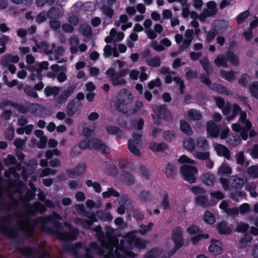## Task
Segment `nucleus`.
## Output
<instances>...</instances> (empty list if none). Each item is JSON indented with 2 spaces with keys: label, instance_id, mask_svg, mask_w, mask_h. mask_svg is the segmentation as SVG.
<instances>
[{
  "label": "nucleus",
  "instance_id": "nucleus-40",
  "mask_svg": "<svg viewBox=\"0 0 258 258\" xmlns=\"http://www.w3.org/2000/svg\"><path fill=\"white\" fill-rule=\"evenodd\" d=\"M85 167L83 165H79L73 171L70 172L69 175L70 176H78L85 172Z\"/></svg>",
  "mask_w": 258,
  "mask_h": 258
},
{
  "label": "nucleus",
  "instance_id": "nucleus-31",
  "mask_svg": "<svg viewBox=\"0 0 258 258\" xmlns=\"http://www.w3.org/2000/svg\"><path fill=\"white\" fill-rule=\"evenodd\" d=\"M180 130L183 133L187 135H191L192 134V131L190 125L185 121H181Z\"/></svg>",
  "mask_w": 258,
  "mask_h": 258
},
{
  "label": "nucleus",
  "instance_id": "nucleus-43",
  "mask_svg": "<svg viewBox=\"0 0 258 258\" xmlns=\"http://www.w3.org/2000/svg\"><path fill=\"white\" fill-rule=\"evenodd\" d=\"M221 75L223 78L228 81H232L235 79V74L232 72H227L224 71H221Z\"/></svg>",
  "mask_w": 258,
  "mask_h": 258
},
{
  "label": "nucleus",
  "instance_id": "nucleus-6",
  "mask_svg": "<svg viewBox=\"0 0 258 258\" xmlns=\"http://www.w3.org/2000/svg\"><path fill=\"white\" fill-rule=\"evenodd\" d=\"M154 114L152 115L155 124H159L162 118L169 120L170 113L164 105H156L153 107Z\"/></svg>",
  "mask_w": 258,
  "mask_h": 258
},
{
  "label": "nucleus",
  "instance_id": "nucleus-28",
  "mask_svg": "<svg viewBox=\"0 0 258 258\" xmlns=\"http://www.w3.org/2000/svg\"><path fill=\"white\" fill-rule=\"evenodd\" d=\"M202 180L206 185L208 186H213L214 185L215 178L213 174L206 173L202 176Z\"/></svg>",
  "mask_w": 258,
  "mask_h": 258
},
{
  "label": "nucleus",
  "instance_id": "nucleus-48",
  "mask_svg": "<svg viewBox=\"0 0 258 258\" xmlns=\"http://www.w3.org/2000/svg\"><path fill=\"white\" fill-rule=\"evenodd\" d=\"M38 47L40 48V50L44 51L46 54H51L52 45L50 47L47 43L42 42L40 44V46H38Z\"/></svg>",
  "mask_w": 258,
  "mask_h": 258
},
{
  "label": "nucleus",
  "instance_id": "nucleus-46",
  "mask_svg": "<svg viewBox=\"0 0 258 258\" xmlns=\"http://www.w3.org/2000/svg\"><path fill=\"white\" fill-rule=\"evenodd\" d=\"M210 88L211 89L215 90L220 94H228V91L227 88L220 85H212L210 86Z\"/></svg>",
  "mask_w": 258,
  "mask_h": 258
},
{
  "label": "nucleus",
  "instance_id": "nucleus-62",
  "mask_svg": "<svg viewBox=\"0 0 258 258\" xmlns=\"http://www.w3.org/2000/svg\"><path fill=\"white\" fill-rule=\"evenodd\" d=\"M159 254L158 249H153L148 251L145 255L144 258H156Z\"/></svg>",
  "mask_w": 258,
  "mask_h": 258
},
{
  "label": "nucleus",
  "instance_id": "nucleus-39",
  "mask_svg": "<svg viewBox=\"0 0 258 258\" xmlns=\"http://www.w3.org/2000/svg\"><path fill=\"white\" fill-rule=\"evenodd\" d=\"M97 217L103 221H111L112 217L110 213H104L101 211H98L96 213Z\"/></svg>",
  "mask_w": 258,
  "mask_h": 258
},
{
  "label": "nucleus",
  "instance_id": "nucleus-1",
  "mask_svg": "<svg viewBox=\"0 0 258 258\" xmlns=\"http://www.w3.org/2000/svg\"><path fill=\"white\" fill-rule=\"evenodd\" d=\"M105 229L106 236L104 237L100 226L98 225L93 229L101 246L108 251L104 258H135L136 254L127 249L131 248L133 245L139 249L145 248L146 246L145 241L136 237V231L127 233L123 236L126 242L121 241L118 245L117 239L113 236L114 229L108 226Z\"/></svg>",
  "mask_w": 258,
  "mask_h": 258
},
{
  "label": "nucleus",
  "instance_id": "nucleus-27",
  "mask_svg": "<svg viewBox=\"0 0 258 258\" xmlns=\"http://www.w3.org/2000/svg\"><path fill=\"white\" fill-rule=\"evenodd\" d=\"M183 147L185 150L191 152L195 149L196 143L192 138H189L184 140Z\"/></svg>",
  "mask_w": 258,
  "mask_h": 258
},
{
  "label": "nucleus",
  "instance_id": "nucleus-45",
  "mask_svg": "<svg viewBox=\"0 0 258 258\" xmlns=\"http://www.w3.org/2000/svg\"><path fill=\"white\" fill-rule=\"evenodd\" d=\"M219 33L218 32L216 27H215L213 30L209 31L206 38V41L210 43L212 40H213L217 34Z\"/></svg>",
  "mask_w": 258,
  "mask_h": 258
},
{
  "label": "nucleus",
  "instance_id": "nucleus-41",
  "mask_svg": "<svg viewBox=\"0 0 258 258\" xmlns=\"http://www.w3.org/2000/svg\"><path fill=\"white\" fill-rule=\"evenodd\" d=\"M247 173L253 178L258 177V166L253 165L249 167L247 170Z\"/></svg>",
  "mask_w": 258,
  "mask_h": 258
},
{
  "label": "nucleus",
  "instance_id": "nucleus-19",
  "mask_svg": "<svg viewBox=\"0 0 258 258\" xmlns=\"http://www.w3.org/2000/svg\"><path fill=\"white\" fill-rule=\"evenodd\" d=\"M78 231L77 229H72L71 232L64 233L58 235V238L61 240H73L77 238Z\"/></svg>",
  "mask_w": 258,
  "mask_h": 258
},
{
  "label": "nucleus",
  "instance_id": "nucleus-24",
  "mask_svg": "<svg viewBox=\"0 0 258 258\" xmlns=\"http://www.w3.org/2000/svg\"><path fill=\"white\" fill-rule=\"evenodd\" d=\"M201 151H207L209 148L208 141L204 138L200 137L197 139L196 147Z\"/></svg>",
  "mask_w": 258,
  "mask_h": 258
},
{
  "label": "nucleus",
  "instance_id": "nucleus-29",
  "mask_svg": "<svg viewBox=\"0 0 258 258\" xmlns=\"http://www.w3.org/2000/svg\"><path fill=\"white\" fill-rule=\"evenodd\" d=\"M217 229L220 234H228L231 232V228L228 226L224 222H220L217 225Z\"/></svg>",
  "mask_w": 258,
  "mask_h": 258
},
{
  "label": "nucleus",
  "instance_id": "nucleus-53",
  "mask_svg": "<svg viewBox=\"0 0 258 258\" xmlns=\"http://www.w3.org/2000/svg\"><path fill=\"white\" fill-rule=\"evenodd\" d=\"M210 196L213 199L221 200L224 199V195L220 191H212L210 192Z\"/></svg>",
  "mask_w": 258,
  "mask_h": 258
},
{
  "label": "nucleus",
  "instance_id": "nucleus-51",
  "mask_svg": "<svg viewBox=\"0 0 258 258\" xmlns=\"http://www.w3.org/2000/svg\"><path fill=\"white\" fill-rule=\"evenodd\" d=\"M166 175L167 177H171L175 174V169L172 164H168L165 170Z\"/></svg>",
  "mask_w": 258,
  "mask_h": 258
},
{
  "label": "nucleus",
  "instance_id": "nucleus-47",
  "mask_svg": "<svg viewBox=\"0 0 258 258\" xmlns=\"http://www.w3.org/2000/svg\"><path fill=\"white\" fill-rule=\"evenodd\" d=\"M101 10L103 14L110 18L113 15V10L109 6L104 5L102 6Z\"/></svg>",
  "mask_w": 258,
  "mask_h": 258
},
{
  "label": "nucleus",
  "instance_id": "nucleus-22",
  "mask_svg": "<svg viewBox=\"0 0 258 258\" xmlns=\"http://www.w3.org/2000/svg\"><path fill=\"white\" fill-rule=\"evenodd\" d=\"M21 169V165L18 164L16 165V167H12L8 170L6 171L5 173V175L6 177H11L12 176L14 178L17 179L19 175L17 171H20Z\"/></svg>",
  "mask_w": 258,
  "mask_h": 258
},
{
  "label": "nucleus",
  "instance_id": "nucleus-61",
  "mask_svg": "<svg viewBox=\"0 0 258 258\" xmlns=\"http://www.w3.org/2000/svg\"><path fill=\"white\" fill-rule=\"evenodd\" d=\"M178 162L181 163H189L191 164H194L195 163L194 160L189 158L185 155L181 156L178 159Z\"/></svg>",
  "mask_w": 258,
  "mask_h": 258
},
{
  "label": "nucleus",
  "instance_id": "nucleus-21",
  "mask_svg": "<svg viewBox=\"0 0 258 258\" xmlns=\"http://www.w3.org/2000/svg\"><path fill=\"white\" fill-rule=\"evenodd\" d=\"M207 8L204 10V12L207 14L208 16H213L217 12V4L214 1H210L206 4Z\"/></svg>",
  "mask_w": 258,
  "mask_h": 258
},
{
  "label": "nucleus",
  "instance_id": "nucleus-37",
  "mask_svg": "<svg viewBox=\"0 0 258 258\" xmlns=\"http://www.w3.org/2000/svg\"><path fill=\"white\" fill-rule=\"evenodd\" d=\"M252 241V237L249 235H245L241 238L238 243V247L240 248H244L247 246Z\"/></svg>",
  "mask_w": 258,
  "mask_h": 258
},
{
  "label": "nucleus",
  "instance_id": "nucleus-11",
  "mask_svg": "<svg viewBox=\"0 0 258 258\" xmlns=\"http://www.w3.org/2000/svg\"><path fill=\"white\" fill-rule=\"evenodd\" d=\"M124 36V34L123 32L117 33L114 28L111 29L109 35L107 36L105 41L106 43H111L113 40L116 42L121 41Z\"/></svg>",
  "mask_w": 258,
  "mask_h": 258
},
{
  "label": "nucleus",
  "instance_id": "nucleus-25",
  "mask_svg": "<svg viewBox=\"0 0 258 258\" xmlns=\"http://www.w3.org/2000/svg\"><path fill=\"white\" fill-rule=\"evenodd\" d=\"M69 42L71 52L73 54L76 53L78 50L79 38L77 36L71 37L69 39Z\"/></svg>",
  "mask_w": 258,
  "mask_h": 258
},
{
  "label": "nucleus",
  "instance_id": "nucleus-17",
  "mask_svg": "<svg viewBox=\"0 0 258 258\" xmlns=\"http://www.w3.org/2000/svg\"><path fill=\"white\" fill-rule=\"evenodd\" d=\"M76 87L74 85H72L67 87L65 89L62 93L60 95L57 99V101L59 103H62L64 102L67 99L71 96L74 92Z\"/></svg>",
  "mask_w": 258,
  "mask_h": 258
},
{
  "label": "nucleus",
  "instance_id": "nucleus-14",
  "mask_svg": "<svg viewBox=\"0 0 258 258\" xmlns=\"http://www.w3.org/2000/svg\"><path fill=\"white\" fill-rule=\"evenodd\" d=\"M63 52L64 50L62 47L52 45V50L50 54L53 55L57 62L60 63L63 61H66V60L63 59H60V56H62Z\"/></svg>",
  "mask_w": 258,
  "mask_h": 258
},
{
  "label": "nucleus",
  "instance_id": "nucleus-4",
  "mask_svg": "<svg viewBox=\"0 0 258 258\" xmlns=\"http://www.w3.org/2000/svg\"><path fill=\"white\" fill-rule=\"evenodd\" d=\"M76 210L82 215L88 217L90 220H82L81 219H76L75 220V222L76 224L80 225L84 228H89L93 223L96 221H97V219L96 216L94 214H91L89 215H88L85 213L84 207L83 205H77L76 206Z\"/></svg>",
  "mask_w": 258,
  "mask_h": 258
},
{
  "label": "nucleus",
  "instance_id": "nucleus-3",
  "mask_svg": "<svg viewBox=\"0 0 258 258\" xmlns=\"http://www.w3.org/2000/svg\"><path fill=\"white\" fill-rule=\"evenodd\" d=\"M128 73V69L120 70L116 73L113 69L109 68L106 71V74L110 78L112 85L116 86L124 85L126 84V81L123 77L126 76Z\"/></svg>",
  "mask_w": 258,
  "mask_h": 258
},
{
  "label": "nucleus",
  "instance_id": "nucleus-52",
  "mask_svg": "<svg viewBox=\"0 0 258 258\" xmlns=\"http://www.w3.org/2000/svg\"><path fill=\"white\" fill-rule=\"evenodd\" d=\"M249 90L253 96L258 98V82H255L250 85Z\"/></svg>",
  "mask_w": 258,
  "mask_h": 258
},
{
  "label": "nucleus",
  "instance_id": "nucleus-10",
  "mask_svg": "<svg viewBox=\"0 0 258 258\" xmlns=\"http://www.w3.org/2000/svg\"><path fill=\"white\" fill-rule=\"evenodd\" d=\"M141 135L133 134V140H129L128 142V148L129 150L134 155L136 156H140V151L137 149V147H139L141 144Z\"/></svg>",
  "mask_w": 258,
  "mask_h": 258
},
{
  "label": "nucleus",
  "instance_id": "nucleus-55",
  "mask_svg": "<svg viewBox=\"0 0 258 258\" xmlns=\"http://www.w3.org/2000/svg\"><path fill=\"white\" fill-rule=\"evenodd\" d=\"M249 13L248 11H246L239 14L236 17V20L238 24L242 23L249 16Z\"/></svg>",
  "mask_w": 258,
  "mask_h": 258
},
{
  "label": "nucleus",
  "instance_id": "nucleus-63",
  "mask_svg": "<svg viewBox=\"0 0 258 258\" xmlns=\"http://www.w3.org/2000/svg\"><path fill=\"white\" fill-rule=\"evenodd\" d=\"M58 10L55 8H52L47 14L48 17L50 18H57L59 17Z\"/></svg>",
  "mask_w": 258,
  "mask_h": 258
},
{
  "label": "nucleus",
  "instance_id": "nucleus-34",
  "mask_svg": "<svg viewBox=\"0 0 258 258\" xmlns=\"http://www.w3.org/2000/svg\"><path fill=\"white\" fill-rule=\"evenodd\" d=\"M147 64L152 67H158L161 64L160 58L158 56L151 57L146 60Z\"/></svg>",
  "mask_w": 258,
  "mask_h": 258
},
{
  "label": "nucleus",
  "instance_id": "nucleus-7",
  "mask_svg": "<svg viewBox=\"0 0 258 258\" xmlns=\"http://www.w3.org/2000/svg\"><path fill=\"white\" fill-rule=\"evenodd\" d=\"M180 171L185 180L190 183H194L196 181L195 175L198 173L196 167L189 165H183L181 167Z\"/></svg>",
  "mask_w": 258,
  "mask_h": 258
},
{
  "label": "nucleus",
  "instance_id": "nucleus-60",
  "mask_svg": "<svg viewBox=\"0 0 258 258\" xmlns=\"http://www.w3.org/2000/svg\"><path fill=\"white\" fill-rule=\"evenodd\" d=\"M161 86V81L159 78H156L154 80L151 81L148 84V87L150 89H153L155 87H160Z\"/></svg>",
  "mask_w": 258,
  "mask_h": 258
},
{
  "label": "nucleus",
  "instance_id": "nucleus-20",
  "mask_svg": "<svg viewBox=\"0 0 258 258\" xmlns=\"http://www.w3.org/2000/svg\"><path fill=\"white\" fill-rule=\"evenodd\" d=\"M232 173V169L229 165L223 162L219 167L218 170V175L220 176L228 177Z\"/></svg>",
  "mask_w": 258,
  "mask_h": 258
},
{
  "label": "nucleus",
  "instance_id": "nucleus-57",
  "mask_svg": "<svg viewBox=\"0 0 258 258\" xmlns=\"http://www.w3.org/2000/svg\"><path fill=\"white\" fill-rule=\"evenodd\" d=\"M249 225L245 223H239L236 227V231L239 232H245L248 230Z\"/></svg>",
  "mask_w": 258,
  "mask_h": 258
},
{
  "label": "nucleus",
  "instance_id": "nucleus-49",
  "mask_svg": "<svg viewBox=\"0 0 258 258\" xmlns=\"http://www.w3.org/2000/svg\"><path fill=\"white\" fill-rule=\"evenodd\" d=\"M86 184L89 187L93 186L96 192L99 193L101 191V187L99 183L93 182L92 180H88L86 181Z\"/></svg>",
  "mask_w": 258,
  "mask_h": 258
},
{
  "label": "nucleus",
  "instance_id": "nucleus-26",
  "mask_svg": "<svg viewBox=\"0 0 258 258\" xmlns=\"http://www.w3.org/2000/svg\"><path fill=\"white\" fill-rule=\"evenodd\" d=\"M232 187L235 189H241L244 184L243 179L236 176H232Z\"/></svg>",
  "mask_w": 258,
  "mask_h": 258
},
{
  "label": "nucleus",
  "instance_id": "nucleus-15",
  "mask_svg": "<svg viewBox=\"0 0 258 258\" xmlns=\"http://www.w3.org/2000/svg\"><path fill=\"white\" fill-rule=\"evenodd\" d=\"M196 202L198 205L205 207L213 206L217 204V202L214 200L209 201L206 197L201 196L197 197Z\"/></svg>",
  "mask_w": 258,
  "mask_h": 258
},
{
  "label": "nucleus",
  "instance_id": "nucleus-32",
  "mask_svg": "<svg viewBox=\"0 0 258 258\" xmlns=\"http://www.w3.org/2000/svg\"><path fill=\"white\" fill-rule=\"evenodd\" d=\"M59 92V88L57 87H50L47 86L45 88L44 92L47 96H49L51 95L54 96L57 95Z\"/></svg>",
  "mask_w": 258,
  "mask_h": 258
},
{
  "label": "nucleus",
  "instance_id": "nucleus-54",
  "mask_svg": "<svg viewBox=\"0 0 258 258\" xmlns=\"http://www.w3.org/2000/svg\"><path fill=\"white\" fill-rule=\"evenodd\" d=\"M24 90L25 92L29 96H30L34 98L38 97L37 93L35 92V91L34 90L33 88L28 86H26L24 88Z\"/></svg>",
  "mask_w": 258,
  "mask_h": 258
},
{
  "label": "nucleus",
  "instance_id": "nucleus-18",
  "mask_svg": "<svg viewBox=\"0 0 258 258\" xmlns=\"http://www.w3.org/2000/svg\"><path fill=\"white\" fill-rule=\"evenodd\" d=\"M208 134L212 137L216 138L219 135V128L217 125L213 121H209L207 122Z\"/></svg>",
  "mask_w": 258,
  "mask_h": 258
},
{
  "label": "nucleus",
  "instance_id": "nucleus-44",
  "mask_svg": "<svg viewBox=\"0 0 258 258\" xmlns=\"http://www.w3.org/2000/svg\"><path fill=\"white\" fill-rule=\"evenodd\" d=\"M102 195L104 198H108L111 196L117 197L119 195V193L113 188H109L107 191L103 192Z\"/></svg>",
  "mask_w": 258,
  "mask_h": 258
},
{
  "label": "nucleus",
  "instance_id": "nucleus-59",
  "mask_svg": "<svg viewBox=\"0 0 258 258\" xmlns=\"http://www.w3.org/2000/svg\"><path fill=\"white\" fill-rule=\"evenodd\" d=\"M200 62L205 71L207 73H209L210 70V67L208 59L207 57H204L200 60Z\"/></svg>",
  "mask_w": 258,
  "mask_h": 258
},
{
  "label": "nucleus",
  "instance_id": "nucleus-13",
  "mask_svg": "<svg viewBox=\"0 0 258 258\" xmlns=\"http://www.w3.org/2000/svg\"><path fill=\"white\" fill-rule=\"evenodd\" d=\"M214 149L218 156H223L227 159H230V151L226 146L217 144L215 146Z\"/></svg>",
  "mask_w": 258,
  "mask_h": 258
},
{
  "label": "nucleus",
  "instance_id": "nucleus-58",
  "mask_svg": "<svg viewBox=\"0 0 258 258\" xmlns=\"http://www.w3.org/2000/svg\"><path fill=\"white\" fill-rule=\"evenodd\" d=\"M48 66L49 64L47 61H43L39 64V69L36 71V73L39 77L42 71L47 70Z\"/></svg>",
  "mask_w": 258,
  "mask_h": 258
},
{
  "label": "nucleus",
  "instance_id": "nucleus-16",
  "mask_svg": "<svg viewBox=\"0 0 258 258\" xmlns=\"http://www.w3.org/2000/svg\"><path fill=\"white\" fill-rule=\"evenodd\" d=\"M152 21L150 19L145 20L143 25L145 27V31L148 38L150 39H154L157 37V34L151 29Z\"/></svg>",
  "mask_w": 258,
  "mask_h": 258
},
{
  "label": "nucleus",
  "instance_id": "nucleus-12",
  "mask_svg": "<svg viewBox=\"0 0 258 258\" xmlns=\"http://www.w3.org/2000/svg\"><path fill=\"white\" fill-rule=\"evenodd\" d=\"M209 250L210 252L214 255H216L222 253L223 249L221 242L218 240H212Z\"/></svg>",
  "mask_w": 258,
  "mask_h": 258
},
{
  "label": "nucleus",
  "instance_id": "nucleus-30",
  "mask_svg": "<svg viewBox=\"0 0 258 258\" xmlns=\"http://www.w3.org/2000/svg\"><path fill=\"white\" fill-rule=\"evenodd\" d=\"M194 157L198 159L205 160L209 159L210 157L209 152L207 151H196L193 154Z\"/></svg>",
  "mask_w": 258,
  "mask_h": 258
},
{
  "label": "nucleus",
  "instance_id": "nucleus-42",
  "mask_svg": "<svg viewBox=\"0 0 258 258\" xmlns=\"http://www.w3.org/2000/svg\"><path fill=\"white\" fill-rule=\"evenodd\" d=\"M32 210L34 212H39L42 213L45 212V208L39 202H35L32 206Z\"/></svg>",
  "mask_w": 258,
  "mask_h": 258
},
{
  "label": "nucleus",
  "instance_id": "nucleus-64",
  "mask_svg": "<svg viewBox=\"0 0 258 258\" xmlns=\"http://www.w3.org/2000/svg\"><path fill=\"white\" fill-rule=\"evenodd\" d=\"M39 107V105L38 104L36 103H27V107L29 112L32 113H35L37 111L38 108Z\"/></svg>",
  "mask_w": 258,
  "mask_h": 258
},
{
  "label": "nucleus",
  "instance_id": "nucleus-8",
  "mask_svg": "<svg viewBox=\"0 0 258 258\" xmlns=\"http://www.w3.org/2000/svg\"><path fill=\"white\" fill-rule=\"evenodd\" d=\"M132 101V95L126 90H122L118 95L117 102L116 103V107L119 111H122L123 110L120 108L121 106L127 105L131 103Z\"/></svg>",
  "mask_w": 258,
  "mask_h": 258
},
{
  "label": "nucleus",
  "instance_id": "nucleus-50",
  "mask_svg": "<svg viewBox=\"0 0 258 258\" xmlns=\"http://www.w3.org/2000/svg\"><path fill=\"white\" fill-rule=\"evenodd\" d=\"M227 59L233 65L236 66L238 63V60L237 57L231 51L227 53Z\"/></svg>",
  "mask_w": 258,
  "mask_h": 258
},
{
  "label": "nucleus",
  "instance_id": "nucleus-5",
  "mask_svg": "<svg viewBox=\"0 0 258 258\" xmlns=\"http://www.w3.org/2000/svg\"><path fill=\"white\" fill-rule=\"evenodd\" d=\"M79 147L83 149L87 148L95 149L103 153H106L108 151L107 146L101 141L97 139H93L91 141H89L88 139L84 140L80 143Z\"/></svg>",
  "mask_w": 258,
  "mask_h": 258
},
{
  "label": "nucleus",
  "instance_id": "nucleus-23",
  "mask_svg": "<svg viewBox=\"0 0 258 258\" xmlns=\"http://www.w3.org/2000/svg\"><path fill=\"white\" fill-rule=\"evenodd\" d=\"M103 51L104 56L105 57H108L111 55H113L114 57H118L119 56V53L116 48L115 47H112L109 45H107L104 47Z\"/></svg>",
  "mask_w": 258,
  "mask_h": 258
},
{
  "label": "nucleus",
  "instance_id": "nucleus-9",
  "mask_svg": "<svg viewBox=\"0 0 258 258\" xmlns=\"http://www.w3.org/2000/svg\"><path fill=\"white\" fill-rule=\"evenodd\" d=\"M182 231L181 229L178 227L174 229L172 233V238L175 244V247L173 250L169 253V256H170L180 247L183 245V239L181 236Z\"/></svg>",
  "mask_w": 258,
  "mask_h": 258
},
{
  "label": "nucleus",
  "instance_id": "nucleus-36",
  "mask_svg": "<svg viewBox=\"0 0 258 258\" xmlns=\"http://www.w3.org/2000/svg\"><path fill=\"white\" fill-rule=\"evenodd\" d=\"M188 115L191 119L194 120L200 119L202 117L201 112L199 110L194 109L188 110Z\"/></svg>",
  "mask_w": 258,
  "mask_h": 258
},
{
  "label": "nucleus",
  "instance_id": "nucleus-2",
  "mask_svg": "<svg viewBox=\"0 0 258 258\" xmlns=\"http://www.w3.org/2000/svg\"><path fill=\"white\" fill-rule=\"evenodd\" d=\"M239 112H240L239 121L244 126V128H242L238 123H235L232 124V128L233 131L236 133H240V136L237 135L235 137L232 135L228 137V144L232 146H237L240 143V138L243 140H246L247 139V133L251 126L250 121L247 119L246 113L245 111H241L240 107L237 104L233 105L232 108L233 115L228 116L227 120L228 121L232 120Z\"/></svg>",
  "mask_w": 258,
  "mask_h": 258
},
{
  "label": "nucleus",
  "instance_id": "nucleus-35",
  "mask_svg": "<svg viewBox=\"0 0 258 258\" xmlns=\"http://www.w3.org/2000/svg\"><path fill=\"white\" fill-rule=\"evenodd\" d=\"M204 220L209 224H213L216 222V219L213 214L209 211H207L204 215Z\"/></svg>",
  "mask_w": 258,
  "mask_h": 258
},
{
  "label": "nucleus",
  "instance_id": "nucleus-56",
  "mask_svg": "<svg viewBox=\"0 0 258 258\" xmlns=\"http://www.w3.org/2000/svg\"><path fill=\"white\" fill-rule=\"evenodd\" d=\"M250 210V207L248 204L244 203L241 205L239 209V213L241 214H248Z\"/></svg>",
  "mask_w": 258,
  "mask_h": 258
},
{
  "label": "nucleus",
  "instance_id": "nucleus-33",
  "mask_svg": "<svg viewBox=\"0 0 258 258\" xmlns=\"http://www.w3.org/2000/svg\"><path fill=\"white\" fill-rule=\"evenodd\" d=\"M166 148L165 144H158L152 143L150 145L149 148L153 152H160Z\"/></svg>",
  "mask_w": 258,
  "mask_h": 258
},
{
  "label": "nucleus",
  "instance_id": "nucleus-38",
  "mask_svg": "<svg viewBox=\"0 0 258 258\" xmlns=\"http://www.w3.org/2000/svg\"><path fill=\"white\" fill-rule=\"evenodd\" d=\"M226 57L224 55L218 56L215 60V64L218 67H227Z\"/></svg>",
  "mask_w": 258,
  "mask_h": 258
}]
</instances>
